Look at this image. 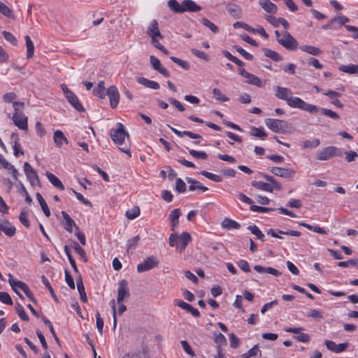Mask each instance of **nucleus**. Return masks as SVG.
<instances>
[{"instance_id":"f257e3e1","label":"nucleus","mask_w":358,"mask_h":358,"mask_svg":"<svg viewBox=\"0 0 358 358\" xmlns=\"http://www.w3.org/2000/svg\"><path fill=\"white\" fill-rule=\"evenodd\" d=\"M275 95L280 99L284 100L291 108H299L312 114L319 112V107L305 102L299 97L292 96V91L287 87L276 86Z\"/></svg>"},{"instance_id":"f03ea898","label":"nucleus","mask_w":358,"mask_h":358,"mask_svg":"<svg viewBox=\"0 0 358 358\" xmlns=\"http://www.w3.org/2000/svg\"><path fill=\"white\" fill-rule=\"evenodd\" d=\"M24 102H13L14 113L12 120L15 126L23 131L28 130V118L23 113Z\"/></svg>"},{"instance_id":"7ed1b4c3","label":"nucleus","mask_w":358,"mask_h":358,"mask_svg":"<svg viewBox=\"0 0 358 358\" xmlns=\"http://www.w3.org/2000/svg\"><path fill=\"white\" fill-rule=\"evenodd\" d=\"M265 124L271 131L275 133L285 134L289 129V124L282 120L267 118Z\"/></svg>"},{"instance_id":"20e7f679","label":"nucleus","mask_w":358,"mask_h":358,"mask_svg":"<svg viewBox=\"0 0 358 358\" xmlns=\"http://www.w3.org/2000/svg\"><path fill=\"white\" fill-rule=\"evenodd\" d=\"M110 137L115 144L121 145L124 143L126 137L129 138V134L125 130L124 125L118 122L117 128L110 130Z\"/></svg>"},{"instance_id":"39448f33","label":"nucleus","mask_w":358,"mask_h":358,"mask_svg":"<svg viewBox=\"0 0 358 358\" xmlns=\"http://www.w3.org/2000/svg\"><path fill=\"white\" fill-rule=\"evenodd\" d=\"M60 87L69 103L78 112H84L85 108L80 103L78 96L72 91L69 90L65 84H61Z\"/></svg>"},{"instance_id":"423d86ee","label":"nucleus","mask_w":358,"mask_h":358,"mask_svg":"<svg viewBox=\"0 0 358 358\" xmlns=\"http://www.w3.org/2000/svg\"><path fill=\"white\" fill-rule=\"evenodd\" d=\"M278 43L289 50H295L299 45L297 41L287 31L282 34L281 38H278Z\"/></svg>"},{"instance_id":"0eeeda50","label":"nucleus","mask_w":358,"mask_h":358,"mask_svg":"<svg viewBox=\"0 0 358 358\" xmlns=\"http://www.w3.org/2000/svg\"><path fill=\"white\" fill-rule=\"evenodd\" d=\"M159 260L154 256L147 257L142 263L138 264L137 271L143 273L150 269H152L159 266Z\"/></svg>"},{"instance_id":"6e6552de","label":"nucleus","mask_w":358,"mask_h":358,"mask_svg":"<svg viewBox=\"0 0 358 358\" xmlns=\"http://www.w3.org/2000/svg\"><path fill=\"white\" fill-rule=\"evenodd\" d=\"M129 289L128 287L127 282L125 280H121L118 282V289H117V302L118 304L122 303V302L129 297Z\"/></svg>"},{"instance_id":"1a4fd4ad","label":"nucleus","mask_w":358,"mask_h":358,"mask_svg":"<svg viewBox=\"0 0 358 358\" xmlns=\"http://www.w3.org/2000/svg\"><path fill=\"white\" fill-rule=\"evenodd\" d=\"M23 168L24 173L27 179L29 180L30 183L32 185L39 184L38 176L36 171L31 167V166L28 162H25L24 164Z\"/></svg>"},{"instance_id":"9d476101","label":"nucleus","mask_w":358,"mask_h":358,"mask_svg":"<svg viewBox=\"0 0 358 358\" xmlns=\"http://www.w3.org/2000/svg\"><path fill=\"white\" fill-rule=\"evenodd\" d=\"M106 94L110 99V105L112 108L117 106L120 100V94L117 88L115 85L110 86L106 91Z\"/></svg>"},{"instance_id":"9b49d317","label":"nucleus","mask_w":358,"mask_h":358,"mask_svg":"<svg viewBox=\"0 0 358 358\" xmlns=\"http://www.w3.org/2000/svg\"><path fill=\"white\" fill-rule=\"evenodd\" d=\"M270 171L273 174L284 178H292L296 174L295 171L291 169L281 168L277 166L271 168Z\"/></svg>"},{"instance_id":"f8f14e48","label":"nucleus","mask_w":358,"mask_h":358,"mask_svg":"<svg viewBox=\"0 0 358 358\" xmlns=\"http://www.w3.org/2000/svg\"><path fill=\"white\" fill-rule=\"evenodd\" d=\"M239 73L243 77L247 78V83L257 87H262L263 83L262 80L257 76L248 72L245 69H239Z\"/></svg>"},{"instance_id":"ddd939ff","label":"nucleus","mask_w":358,"mask_h":358,"mask_svg":"<svg viewBox=\"0 0 358 358\" xmlns=\"http://www.w3.org/2000/svg\"><path fill=\"white\" fill-rule=\"evenodd\" d=\"M324 345L328 350L336 353L343 352L349 347L348 343H343L337 345L335 342L328 340L324 341Z\"/></svg>"},{"instance_id":"4468645a","label":"nucleus","mask_w":358,"mask_h":358,"mask_svg":"<svg viewBox=\"0 0 358 358\" xmlns=\"http://www.w3.org/2000/svg\"><path fill=\"white\" fill-rule=\"evenodd\" d=\"M338 149L334 146H329L322 150L317 156L320 160H328L334 155H338L336 152Z\"/></svg>"},{"instance_id":"2eb2a0df","label":"nucleus","mask_w":358,"mask_h":358,"mask_svg":"<svg viewBox=\"0 0 358 358\" xmlns=\"http://www.w3.org/2000/svg\"><path fill=\"white\" fill-rule=\"evenodd\" d=\"M174 304L181 308L182 309L190 313L194 317H200V313L196 308H194L192 305L186 302H184L182 300L176 299L174 301Z\"/></svg>"},{"instance_id":"dca6fc26","label":"nucleus","mask_w":358,"mask_h":358,"mask_svg":"<svg viewBox=\"0 0 358 358\" xmlns=\"http://www.w3.org/2000/svg\"><path fill=\"white\" fill-rule=\"evenodd\" d=\"M150 64L152 68L160 73L164 76L168 78L170 76L169 72L162 66L160 61L155 56L150 57Z\"/></svg>"},{"instance_id":"f3484780","label":"nucleus","mask_w":358,"mask_h":358,"mask_svg":"<svg viewBox=\"0 0 358 358\" xmlns=\"http://www.w3.org/2000/svg\"><path fill=\"white\" fill-rule=\"evenodd\" d=\"M192 238L188 232H182L179 236L180 244L176 245L177 252L182 253L186 248L187 244L191 241Z\"/></svg>"},{"instance_id":"a211bd4d","label":"nucleus","mask_w":358,"mask_h":358,"mask_svg":"<svg viewBox=\"0 0 358 358\" xmlns=\"http://www.w3.org/2000/svg\"><path fill=\"white\" fill-rule=\"evenodd\" d=\"M227 10L229 14L233 17L236 19L242 17V9L238 5L232 3H228Z\"/></svg>"},{"instance_id":"6ab92c4d","label":"nucleus","mask_w":358,"mask_h":358,"mask_svg":"<svg viewBox=\"0 0 358 358\" xmlns=\"http://www.w3.org/2000/svg\"><path fill=\"white\" fill-rule=\"evenodd\" d=\"M53 141L55 145L58 148H61L64 143H69L68 139L61 130H57L54 132Z\"/></svg>"},{"instance_id":"aec40b11","label":"nucleus","mask_w":358,"mask_h":358,"mask_svg":"<svg viewBox=\"0 0 358 358\" xmlns=\"http://www.w3.org/2000/svg\"><path fill=\"white\" fill-rule=\"evenodd\" d=\"M254 269L259 273H266L275 277H278L281 275V273L278 270L272 267H266L260 265H255L254 266Z\"/></svg>"},{"instance_id":"412c9836","label":"nucleus","mask_w":358,"mask_h":358,"mask_svg":"<svg viewBox=\"0 0 358 358\" xmlns=\"http://www.w3.org/2000/svg\"><path fill=\"white\" fill-rule=\"evenodd\" d=\"M62 215L64 220H65V224L64 227L67 231L72 233L73 227H75L76 229H78V227L76 224V222L69 216V214H67L65 211H62Z\"/></svg>"},{"instance_id":"4be33fe9","label":"nucleus","mask_w":358,"mask_h":358,"mask_svg":"<svg viewBox=\"0 0 358 358\" xmlns=\"http://www.w3.org/2000/svg\"><path fill=\"white\" fill-rule=\"evenodd\" d=\"M15 227L11 226L8 221L3 222L0 220V232L3 231L6 236L12 237L15 234Z\"/></svg>"},{"instance_id":"5701e85b","label":"nucleus","mask_w":358,"mask_h":358,"mask_svg":"<svg viewBox=\"0 0 358 358\" xmlns=\"http://www.w3.org/2000/svg\"><path fill=\"white\" fill-rule=\"evenodd\" d=\"M182 8L185 12H198L201 10V6H198L192 0H184L182 1Z\"/></svg>"},{"instance_id":"b1692460","label":"nucleus","mask_w":358,"mask_h":358,"mask_svg":"<svg viewBox=\"0 0 358 358\" xmlns=\"http://www.w3.org/2000/svg\"><path fill=\"white\" fill-rule=\"evenodd\" d=\"M147 34L150 36H158V38H162L163 36L161 34L159 27H158V22L156 20H153L150 26L148 28Z\"/></svg>"},{"instance_id":"393cba45","label":"nucleus","mask_w":358,"mask_h":358,"mask_svg":"<svg viewBox=\"0 0 358 358\" xmlns=\"http://www.w3.org/2000/svg\"><path fill=\"white\" fill-rule=\"evenodd\" d=\"M8 282L14 292H16L17 289H20L23 291L28 287L24 282L13 279L10 273L8 274Z\"/></svg>"},{"instance_id":"a878e982","label":"nucleus","mask_w":358,"mask_h":358,"mask_svg":"<svg viewBox=\"0 0 358 358\" xmlns=\"http://www.w3.org/2000/svg\"><path fill=\"white\" fill-rule=\"evenodd\" d=\"M168 127L174 133L176 134L179 137H182L183 136H187L188 137H189L190 138H193V139H201L202 138V136L199 134H194L192 131H179L175 128H173V127L170 126V125H168Z\"/></svg>"},{"instance_id":"bb28decb","label":"nucleus","mask_w":358,"mask_h":358,"mask_svg":"<svg viewBox=\"0 0 358 358\" xmlns=\"http://www.w3.org/2000/svg\"><path fill=\"white\" fill-rule=\"evenodd\" d=\"M180 216V210L178 208H176V209L173 210L169 215L170 222H171V230L173 231H175L176 228L178 226V224H179L178 219H179Z\"/></svg>"},{"instance_id":"cd10ccee","label":"nucleus","mask_w":358,"mask_h":358,"mask_svg":"<svg viewBox=\"0 0 358 358\" xmlns=\"http://www.w3.org/2000/svg\"><path fill=\"white\" fill-rule=\"evenodd\" d=\"M137 82L140 85H144L145 87L152 90H159L160 87V85L157 82L148 80L144 77L137 78Z\"/></svg>"},{"instance_id":"c85d7f7f","label":"nucleus","mask_w":358,"mask_h":358,"mask_svg":"<svg viewBox=\"0 0 358 358\" xmlns=\"http://www.w3.org/2000/svg\"><path fill=\"white\" fill-rule=\"evenodd\" d=\"M259 4L262 8L267 13L272 14L277 13V6L269 0H260Z\"/></svg>"},{"instance_id":"c756f323","label":"nucleus","mask_w":358,"mask_h":358,"mask_svg":"<svg viewBox=\"0 0 358 358\" xmlns=\"http://www.w3.org/2000/svg\"><path fill=\"white\" fill-rule=\"evenodd\" d=\"M221 226L223 229H226L228 230L231 229H238L241 227V225L239 223L236 222L235 220H233L229 217H225L222 220L221 223Z\"/></svg>"},{"instance_id":"7c9ffc66","label":"nucleus","mask_w":358,"mask_h":358,"mask_svg":"<svg viewBox=\"0 0 358 358\" xmlns=\"http://www.w3.org/2000/svg\"><path fill=\"white\" fill-rule=\"evenodd\" d=\"M0 163L2 165V166L8 170L11 175L13 176V178L15 180H17V169L11 165L10 163H8L6 159H4L1 155H0Z\"/></svg>"},{"instance_id":"2f4dec72","label":"nucleus","mask_w":358,"mask_h":358,"mask_svg":"<svg viewBox=\"0 0 358 358\" xmlns=\"http://www.w3.org/2000/svg\"><path fill=\"white\" fill-rule=\"evenodd\" d=\"M76 283L77 289L80 294V300L84 303L87 302V294L85 293L84 284L83 282V280L80 275H79V277L76 278Z\"/></svg>"},{"instance_id":"473e14b6","label":"nucleus","mask_w":358,"mask_h":358,"mask_svg":"<svg viewBox=\"0 0 358 358\" xmlns=\"http://www.w3.org/2000/svg\"><path fill=\"white\" fill-rule=\"evenodd\" d=\"M262 52L266 57L271 59L274 62H280L282 60V57L279 53L269 48H262Z\"/></svg>"},{"instance_id":"72a5a7b5","label":"nucleus","mask_w":358,"mask_h":358,"mask_svg":"<svg viewBox=\"0 0 358 358\" xmlns=\"http://www.w3.org/2000/svg\"><path fill=\"white\" fill-rule=\"evenodd\" d=\"M252 185L258 189L268 192H272L275 189L271 184L262 181H254L252 182Z\"/></svg>"},{"instance_id":"f704fd0d","label":"nucleus","mask_w":358,"mask_h":358,"mask_svg":"<svg viewBox=\"0 0 358 358\" xmlns=\"http://www.w3.org/2000/svg\"><path fill=\"white\" fill-rule=\"evenodd\" d=\"M338 69L348 74H358V64L341 65Z\"/></svg>"},{"instance_id":"c9c22d12","label":"nucleus","mask_w":358,"mask_h":358,"mask_svg":"<svg viewBox=\"0 0 358 358\" xmlns=\"http://www.w3.org/2000/svg\"><path fill=\"white\" fill-rule=\"evenodd\" d=\"M46 176L48 178V179L49 180V181L52 183V185L53 186H55V187L61 189V190H64V185L62 183V182L58 179L57 177H56L54 174L50 173V172H47L46 173Z\"/></svg>"},{"instance_id":"e433bc0d","label":"nucleus","mask_w":358,"mask_h":358,"mask_svg":"<svg viewBox=\"0 0 358 358\" xmlns=\"http://www.w3.org/2000/svg\"><path fill=\"white\" fill-rule=\"evenodd\" d=\"M300 49L313 56H318L322 52L319 48L313 45H302L300 47Z\"/></svg>"},{"instance_id":"4c0bfd02","label":"nucleus","mask_w":358,"mask_h":358,"mask_svg":"<svg viewBox=\"0 0 358 358\" xmlns=\"http://www.w3.org/2000/svg\"><path fill=\"white\" fill-rule=\"evenodd\" d=\"M168 6L170 9L176 13H184V9L182 8V3L180 4L176 0H169L168 1Z\"/></svg>"},{"instance_id":"58836bf2","label":"nucleus","mask_w":358,"mask_h":358,"mask_svg":"<svg viewBox=\"0 0 358 358\" xmlns=\"http://www.w3.org/2000/svg\"><path fill=\"white\" fill-rule=\"evenodd\" d=\"M25 42H26V47H27V57L28 59L33 57L34 53V45L29 37V36L26 35L24 36Z\"/></svg>"},{"instance_id":"ea45409f","label":"nucleus","mask_w":358,"mask_h":358,"mask_svg":"<svg viewBox=\"0 0 358 358\" xmlns=\"http://www.w3.org/2000/svg\"><path fill=\"white\" fill-rule=\"evenodd\" d=\"M250 135L252 136L258 137L262 140H264L267 136V134L265 132L263 127H252L251 128Z\"/></svg>"},{"instance_id":"a19ab883","label":"nucleus","mask_w":358,"mask_h":358,"mask_svg":"<svg viewBox=\"0 0 358 358\" xmlns=\"http://www.w3.org/2000/svg\"><path fill=\"white\" fill-rule=\"evenodd\" d=\"M36 199L38 201V203H39L44 214L45 215L46 217H50V211L49 210V208H48L45 201L44 200V199L43 198L41 194L40 193H36Z\"/></svg>"},{"instance_id":"79ce46f5","label":"nucleus","mask_w":358,"mask_h":358,"mask_svg":"<svg viewBox=\"0 0 358 358\" xmlns=\"http://www.w3.org/2000/svg\"><path fill=\"white\" fill-rule=\"evenodd\" d=\"M64 252L69 259V263L71 264L74 272L78 273V269L77 268L76 262L71 255L69 247L67 245H66L64 247Z\"/></svg>"},{"instance_id":"37998d69","label":"nucleus","mask_w":358,"mask_h":358,"mask_svg":"<svg viewBox=\"0 0 358 358\" xmlns=\"http://www.w3.org/2000/svg\"><path fill=\"white\" fill-rule=\"evenodd\" d=\"M248 229L250 230L252 234L255 235L257 238L261 240L262 241H264L265 236L258 228V227L256 225H250L248 227Z\"/></svg>"},{"instance_id":"c03bdc74","label":"nucleus","mask_w":358,"mask_h":358,"mask_svg":"<svg viewBox=\"0 0 358 358\" xmlns=\"http://www.w3.org/2000/svg\"><path fill=\"white\" fill-rule=\"evenodd\" d=\"M0 13L8 18H14L13 10L0 1Z\"/></svg>"},{"instance_id":"a18cd8bd","label":"nucleus","mask_w":358,"mask_h":358,"mask_svg":"<svg viewBox=\"0 0 358 358\" xmlns=\"http://www.w3.org/2000/svg\"><path fill=\"white\" fill-rule=\"evenodd\" d=\"M200 174L216 182H220L222 180V178L220 176L208 172L206 171H201Z\"/></svg>"},{"instance_id":"49530a36","label":"nucleus","mask_w":358,"mask_h":358,"mask_svg":"<svg viewBox=\"0 0 358 358\" xmlns=\"http://www.w3.org/2000/svg\"><path fill=\"white\" fill-rule=\"evenodd\" d=\"M262 176L273 185L276 190H280L282 185L277 182V180L271 176L267 174H262Z\"/></svg>"},{"instance_id":"de8ad7c7","label":"nucleus","mask_w":358,"mask_h":358,"mask_svg":"<svg viewBox=\"0 0 358 358\" xmlns=\"http://www.w3.org/2000/svg\"><path fill=\"white\" fill-rule=\"evenodd\" d=\"M42 320L43 321V322L48 327L52 336L54 337L55 341L57 342V344H59V338L57 337L55 330H54V328H53V326L51 323V322L48 320L45 316H42Z\"/></svg>"},{"instance_id":"09e8293b","label":"nucleus","mask_w":358,"mask_h":358,"mask_svg":"<svg viewBox=\"0 0 358 358\" xmlns=\"http://www.w3.org/2000/svg\"><path fill=\"white\" fill-rule=\"evenodd\" d=\"M201 23L208 27L212 32L214 34H216L218 32L219 29L218 27L213 22H211L207 18H203L201 20Z\"/></svg>"},{"instance_id":"8fccbe9b","label":"nucleus","mask_w":358,"mask_h":358,"mask_svg":"<svg viewBox=\"0 0 358 358\" xmlns=\"http://www.w3.org/2000/svg\"><path fill=\"white\" fill-rule=\"evenodd\" d=\"M189 153L194 158L199 159H206L208 155L204 151H197L195 150H189Z\"/></svg>"},{"instance_id":"3c124183","label":"nucleus","mask_w":358,"mask_h":358,"mask_svg":"<svg viewBox=\"0 0 358 358\" xmlns=\"http://www.w3.org/2000/svg\"><path fill=\"white\" fill-rule=\"evenodd\" d=\"M15 309L18 316L21 318V320L24 321H29V316L25 313L23 307L19 303H16Z\"/></svg>"},{"instance_id":"603ef678","label":"nucleus","mask_w":358,"mask_h":358,"mask_svg":"<svg viewBox=\"0 0 358 358\" xmlns=\"http://www.w3.org/2000/svg\"><path fill=\"white\" fill-rule=\"evenodd\" d=\"M319 111H320L323 115L328 116L334 120H338L340 118V116L338 114H337L336 112H334L330 109H327V108H321L320 109L319 108Z\"/></svg>"},{"instance_id":"864d4df0","label":"nucleus","mask_w":358,"mask_h":358,"mask_svg":"<svg viewBox=\"0 0 358 358\" xmlns=\"http://www.w3.org/2000/svg\"><path fill=\"white\" fill-rule=\"evenodd\" d=\"M213 94L215 96V99L220 101L225 102L229 100V98L227 97L226 95L222 94L220 90L217 88H215L213 90Z\"/></svg>"},{"instance_id":"5fc2aeb1","label":"nucleus","mask_w":358,"mask_h":358,"mask_svg":"<svg viewBox=\"0 0 358 358\" xmlns=\"http://www.w3.org/2000/svg\"><path fill=\"white\" fill-rule=\"evenodd\" d=\"M170 59L176 64L181 66L185 70H189V64L184 60H182L179 58H177L176 57H171Z\"/></svg>"},{"instance_id":"6e6d98bb","label":"nucleus","mask_w":358,"mask_h":358,"mask_svg":"<svg viewBox=\"0 0 358 358\" xmlns=\"http://www.w3.org/2000/svg\"><path fill=\"white\" fill-rule=\"evenodd\" d=\"M73 248H74L75 251L80 255V257L85 262H87V259L86 257L85 251L81 246H80V245L78 243H76V242L73 243Z\"/></svg>"},{"instance_id":"4d7b16f0","label":"nucleus","mask_w":358,"mask_h":358,"mask_svg":"<svg viewBox=\"0 0 358 358\" xmlns=\"http://www.w3.org/2000/svg\"><path fill=\"white\" fill-rule=\"evenodd\" d=\"M140 215V209L138 207L134 208L126 212V217L129 220H134Z\"/></svg>"},{"instance_id":"13d9d810","label":"nucleus","mask_w":358,"mask_h":358,"mask_svg":"<svg viewBox=\"0 0 358 358\" xmlns=\"http://www.w3.org/2000/svg\"><path fill=\"white\" fill-rule=\"evenodd\" d=\"M191 52H192V54L194 55H195L196 57H197L201 59L205 60L206 62H208L210 59L208 55L203 51L199 50L195 48H192L191 50Z\"/></svg>"},{"instance_id":"bf43d9fd","label":"nucleus","mask_w":358,"mask_h":358,"mask_svg":"<svg viewBox=\"0 0 358 358\" xmlns=\"http://www.w3.org/2000/svg\"><path fill=\"white\" fill-rule=\"evenodd\" d=\"M234 48L241 55H242L245 59H248V60H252L253 59V56L248 53V52H246L243 48H242L241 47H239V46H234Z\"/></svg>"},{"instance_id":"052dcab7","label":"nucleus","mask_w":358,"mask_h":358,"mask_svg":"<svg viewBox=\"0 0 358 358\" xmlns=\"http://www.w3.org/2000/svg\"><path fill=\"white\" fill-rule=\"evenodd\" d=\"M17 99V95L14 92H8L6 93L2 99L5 103H13L16 102L15 100Z\"/></svg>"},{"instance_id":"680f3d73","label":"nucleus","mask_w":358,"mask_h":358,"mask_svg":"<svg viewBox=\"0 0 358 358\" xmlns=\"http://www.w3.org/2000/svg\"><path fill=\"white\" fill-rule=\"evenodd\" d=\"M307 317H312L316 320H321L323 319V313L322 311L319 310L312 309L307 315Z\"/></svg>"},{"instance_id":"e2e57ef3","label":"nucleus","mask_w":358,"mask_h":358,"mask_svg":"<svg viewBox=\"0 0 358 358\" xmlns=\"http://www.w3.org/2000/svg\"><path fill=\"white\" fill-rule=\"evenodd\" d=\"M339 267H348L349 266H357L358 265V260L356 259H351L346 262H339L337 263Z\"/></svg>"},{"instance_id":"0e129e2a","label":"nucleus","mask_w":358,"mask_h":358,"mask_svg":"<svg viewBox=\"0 0 358 358\" xmlns=\"http://www.w3.org/2000/svg\"><path fill=\"white\" fill-rule=\"evenodd\" d=\"M176 189L179 193H183L186 191V185L180 178H177L176 181Z\"/></svg>"},{"instance_id":"69168bd1","label":"nucleus","mask_w":358,"mask_h":358,"mask_svg":"<svg viewBox=\"0 0 358 358\" xmlns=\"http://www.w3.org/2000/svg\"><path fill=\"white\" fill-rule=\"evenodd\" d=\"M2 34L4 37V38L7 41L10 42V43H12L14 45H17V39L13 34L10 33L8 31H3L2 32Z\"/></svg>"},{"instance_id":"338daca9","label":"nucleus","mask_w":358,"mask_h":358,"mask_svg":"<svg viewBox=\"0 0 358 358\" xmlns=\"http://www.w3.org/2000/svg\"><path fill=\"white\" fill-rule=\"evenodd\" d=\"M0 301L6 304L12 305L13 301L10 295L5 292H0Z\"/></svg>"},{"instance_id":"774afa93","label":"nucleus","mask_w":358,"mask_h":358,"mask_svg":"<svg viewBox=\"0 0 358 358\" xmlns=\"http://www.w3.org/2000/svg\"><path fill=\"white\" fill-rule=\"evenodd\" d=\"M139 240L140 236L138 235L136 236L135 237H133L132 238L129 239L127 243V250L135 248Z\"/></svg>"}]
</instances>
